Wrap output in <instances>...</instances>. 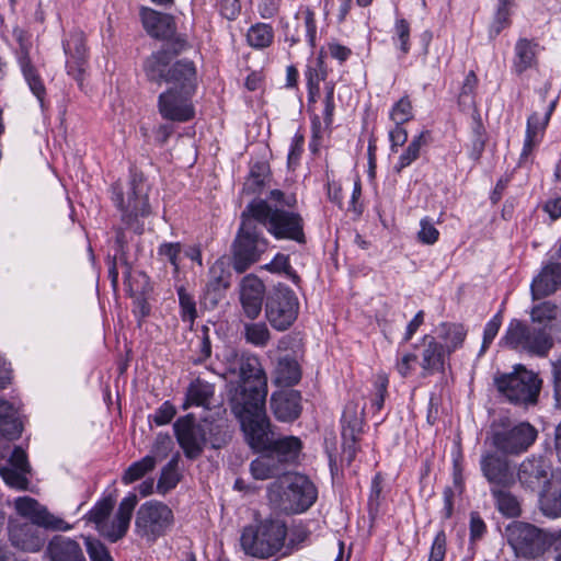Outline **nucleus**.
<instances>
[{
    "label": "nucleus",
    "mask_w": 561,
    "mask_h": 561,
    "mask_svg": "<svg viewBox=\"0 0 561 561\" xmlns=\"http://www.w3.org/2000/svg\"><path fill=\"white\" fill-rule=\"evenodd\" d=\"M255 450H270L273 455L277 456L279 463L283 466L285 462L293 461L298 457L301 449V442L298 437L286 436L276 439L271 428L268 421V442L265 446H251Z\"/></svg>",
    "instance_id": "obj_30"
},
{
    "label": "nucleus",
    "mask_w": 561,
    "mask_h": 561,
    "mask_svg": "<svg viewBox=\"0 0 561 561\" xmlns=\"http://www.w3.org/2000/svg\"><path fill=\"white\" fill-rule=\"evenodd\" d=\"M561 287V263L549 262L530 284L533 300L554 294Z\"/></svg>",
    "instance_id": "obj_27"
},
{
    "label": "nucleus",
    "mask_w": 561,
    "mask_h": 561,
    "mask_svg": "<svg viewBox=\"0 0 561 561\" xmlns=\"http://www.w3.org/2000/svg\"><path fill=\"white\" fill-rule=\"evenodd\" d=\"M34 524L11 522L9 525V539L12 546L26 551L36 552L44 546L45 538Z\"/></svg>",
    "instance_id": "obj_23"
},
{
    "label": "nucleus",
    "mask_w": 561,
    "mask_h": 561,
    "mask_svg": "<svg viewBox=\"0 0 561 561\" xmlns=\"http://www.w3.org/2000/svg\"><path fill=\"white\" fill-rule=\"evenodd\" d=\"M296 198L285 196L279 190L270 192L267 199H255L247 206V214L262 225L276 239L294 240L305 243L304 219L295 211L282 207H294Z\"/></svg>",
    "instance_id": "obj_2"
},
{
    "label": "nucleus",
    "mask_w": 561,
    "mask_h": 561,
    "mask_svg": "<svg viewBox=\"0 0 561 561\" xmlns=\"http://www.w3.org/2000/svg\"><path fill=\"white\" fill-rule=\"evenodd\" d=\"M392 41L403 55L410 51V24L407 20L398 19L396 21Z\"/></svg>",
    "instance_id": "obj_48"
},
{
    "label": "nucleus",
    "mask_w": 561,
    "mask_h": 561,
    "mask_svg": "<svg viewBox=\"0 0 561 561\" xmlns=\"http://www.w3.org/2000/svg\"><path fill=\"white\" fill-rule=\"evenodd\" d=\"M494 385L510 402L529 405L537 403L542 380L533 370L516 365L512 373L495 376Z\"/></svg>",
    "instance_id": "obj_9"
},
{
    "label": "nucleus",
    "mask_w": 561,
    "mask_h": 561,
    "mask_svg": "<svg viewBox=\"0 0 561 561\" xmlns=\"http://www.w3.org/2000/svg\"><path fill=\"white\" fill-rule=\"evenodd\" d=\"M148 191V185L140 174H133L125 186L113 187V201L122 213V221L138 234L144 231V225L139 219L150 214Z\"/></svg>",
    "instance_id": "obj_5"
},
{
    "label": "nucleus",
    "mask_w": 561,
    "mask_h": 561,
    "mask_svg": "<svg viewBox=\"0 0 561 561\" xmlns=\"http://www.w3.org/2000/svg\"><path fill=\"white\" fill-rule=\"evenodd\" d=\"M274 38L273 28L265 23L252 25L247 34L248 43L254 48L268 47Z\"/></svg>",
    "instance_id": "obj_44"
},
{
    "label": "nucleus",
    "mask_w": 561,
    "mask_h": 561,
    "mask_svg": "<svg viewBox=\"0 0 561 561\" xmlns=\"http://www.w3.org/2000/svg\"><path fill=\"white\" fill-rule=\"evenodd\" d=\"M501 343L511 350L537 357H546L554 345L552 334H548L545 329L529 327L517 319L508 323Z\"/></svg>",
    "instance_id": "obj_10"
},
{
    "label": "nucleus",
    "mask_w": 561,
    "mask_h": 561,
    "mask_svg": "<svg viewBox=\"0 0 561 561\" xmlns=\"http://www.w3.org/2000/svg\"><path fill=\"white\" fill-rule=\"evenodd\" d=\"M14 507L20 516L30 519L32 524L38 527L53 531H68L72 529V525L50 513L33 497L20 496L15 499Z\"/></svg>",
    "instance_id": "obj_17"
},
{
    "label": "nucleus",
    "mask_w": 561,
    "mask_h": 561,
    "mask_svg": "<svg viewBox=\"0 0 561 561\" xmlns=\"http://www.w3.org/2000/svg\"><path fill=\"white\" fill-rule=\"evenodd\" d=\"M472 118V140L469 157L472 160L478 161L481 158L482 152L484 151L486 137L484 126L482 124V119L478 111L473 112Z\"/></svg>",
    "instance_id": "obj_43"
},
{
    "label": "nucleus",
    "mask_w": 561,
    "mask_h": 561,
    "mask_svg": "<svg viewBox=\"0 0 561 561\" xmlns=\"http://www.w3.org/2000/svg\"><path fill=\"white\" fill-rule=\"evenodd\" d=\"M501 324H502V316H501V313L495 314L485 324L480 355L483 354L489 348V346L493 342L494 337L497 335L499 330L501 328Z\"/></svg>",
    "instance_id": "obj_57"
},
{
    "label": "nucleus",
    "mask_w": 561,
    "mask_h": 561,
    "mask_svg": "<svg viewBox=\"0 0 561 561\" xmlns=\"http://www.w3.org/2000/svg\"><path fill=\"white\" fill-rule=\"evenodd\" d=\"M172 510L160 501H148L140 505L135 517V533L147 543H154L173 527Z\"/></svg>",
    "instance_id": "obj_11"
},
{
    "label": "nucleus",
    "mask_w": 561,
    "mask_h": 561,
    "mask_svg": "<svg viewBox=\"0 0 561 561\" xmlns=\"http://www.w3.org/2000/svg\"><path fill=\"white\" fill-rule=\"evenodd\" d=\"M537 431L527 422L510 424L508 422H494L490 431L491 446L499 453L507 456H517L525 453L536 440Z\"/></svg>",
    "instance_id": "obj_12"
},
{
    "label": "nucleus",
    "mask_w": 561,
    "mask_h": 561,
    "mask_svg": "<svg viewBox=\"0 0 561 561\" xmlns=\"http://www.w3.org/2000/svg\"><path fill=\"white\" fill-rule=\"evenodd\" d=\"M539 504L543 515L552 518L561 516V482H549L540 494Z\"/></svg>",
    "instance_id": "obj_36"
},
{
    "label": "nucleus",
    "mask_w": 561,
    "mask_h": 561,
    "mask_svg": "<svg viewBox=\"0 0 561 561\" xmlns=\"http://www.w3.org/2000/svg\"><path fill=\"white\" fill-rule=\"evenodd\" d=\"M447 538L444 530L436 534L431 547L428 561H444L446 556Z\"/></svg>",
    "instance_id": "obj_60"
},
{
    "label": "nucleus",
    "mask_w": 561,
    "mask_h": 561,
    "mask_svg": "<svg viewBox=\"0 0 561 561\" xmlns=\"http://www.w3.org/2000/svg\"><path fill=\"white\" fill-rule=\"evenodd\" d=\"M268 178V168L265 163H255L251 168L250 176L245 182L247 190L255 193L260 191Z\"/></svg>",
    "instance_id": "obj_50"
},
{
    "label": "nucleus",
    "mask_w": 561,
    "mask_h": 561,
    "mask_svg": "<svg viewBox=\"0 0 561 561\" xmlns=\"http://www.w3.org/2000/svg\"><path fill=\"white\" fill-rule=\"evenodd\" d=\"M556 100L551 101L542 114L535 112L528 117L523 151L520 154L522 159H526L541 142L546 127L548 126L551 114L556 107Z\"/></svg>",
    "instance_id": "obj_24"
},
{
    "label": "nucleus",
    "mask_w": 561,
    "mask_h": 561,
    "mask_svg": "<svg viewBox=\"0 0 561 561\" xmlns=\"http://www.w3.org/2000/svg\"><path fill=\"white\" fill-rule=\"evenodd\" d=\"M364 408L355 402L346 404L342 414L343 456L352 462L357 453L356 443L362 434Z\"/></svg>",
    "instance_id": "obj_19"
},
{
    "label": "nucleus",
    "mask_w": 561,
    "mask_h": 561,
    "mask_svg": "<svg viewBox=\"0 0 561 561\" xmlns=\"http://www.w3.org/2000/svg\"><path fill=\"white\" fill-rule=\"evenodd\" d=\"M559 308L551 301H543L534 306L530 310L531 323L538 329H545L548 334H552V329L557 324Z\"/></svg>",
    "instance_id": "obj_34"
},
{
    "label": "nucleus",
    "mask_w": 561,
    "mask_h": 561,
    "mask_svg": "<svg viewBox=\"0 0 561 561\" xmlns=\"http://www.w3.org/2000/svg\"><path fill=\"white\" fill-rule=\"evenodd\" d=\"M84 542L87 553L91 561H114L107 547L100 540L87 537Z\"/></svg>",
    "instance_id": "obj_51"
},
{
    "label": "nucleus",
    "mask_w": 561,
    "mask_h": 561,
    "mask_svg": "<svg viewBox=\"0 0 561 561\" xmlns=\"http://www.w3.org/2000/svg\"><path fill=\"white\" fill-rule=\"evenodd\" d=\"M45 557L49 561H87L81 545L73 538L55 535L47 543Z\"/></svg>",
    "instance_id": "obj_25"
},
{
    "label": "nucleus",
    "mask_w": 561,
    "mask_h": 561,
    "mask_svg": "<svg viewBox=\"0 0 561 561\" xmlns=\"http://www.w3.org/2000/svg\"><path fill=\"white\" fill-rule=\"evenodd\" d=\"M496 450H486L480 458V470L486 479L490 488H512L516 483L515 468L506 458Z\"/></svg>",
    "instance_id": "obj_16"
},
{
    "label": "nucleus",
    "mask_w": 561,
    "mask_h": 561,
    "mask_svg": "<svg viewBox=\"0 0 561 561\" xmlns=\"http://www.w3.org/2000/svg\"><path fill=\"white\" fill-rule=\"evenodd\" d=\"M23 426L16 410L7 401H0V433L9 440L20 437Z\"/></svg>",
    "instance_id": "obj_35"
},
{
    "label": "nucleus",
    "mask_w": 561,
    "mask_h": 561,
    "mask_svg": "<svg viewBox=\"0 0 561 561\" xmlns=\"http://www.w3.org/2000/svg\"><path fill=\"white\" fill-rule=\"evenodd\" d=\"M428 136L430 131L424 130L412 138L404 152L399 157L394 167L397 172H401L420 157L421 148L427 144Z\"/></svg>",
    "instance_id": "obj_40"
},
{
    "label": "nucleus",
    "mask_w": 561,
    "mask_h": 561,
    "mask_svg": "<svg viewBox=\"0 0 561 561\" xmlns=\"http://www.w3.org/2000/svg\"><path fill=\"white\" fill-rule=\"evenodd\" d=\"M257 221L247 208L241 215V225L232 244V267L238 273L245 272L267 249L268 242L257 228Z\"/></svg>",
    "instance_id": "obj_8"
},
{
    "label": "nucleus",
    "mask_w": 561,
    "mask_h": 561,
    "mask_svg": "<svg viewBox=\"0 0 561 561\" xmlns=\"http://www.w3.org/2000/svg\"><path fill=\"white\" fill-rule=\"evenodd\" d=\"M327 93L324 99V110H323V124L325 129L330 128L333 122V113H334V88L332 84H327L325 87Z\"/></svg>",
    "instance_id": "obj_62"
},
{
    "label": "nucleus",
    "mask_w": 561,
    "mask_h": 561,
    "mask_svg": "<svg viewBox=\"0 0 561 561\" xmlns=\"http://www.w3.org/2000/svg\"><path fill=\"white\" fill-rule=\"evenodd\" d=\"M211 278L206 285V294L213 295L211 302L216 304L218 297L220 296V291L222 288H226V285L222 284V279L220 275H217V267L213 266L210 268Z\"/></svg>",
    "instance_id": "obj_63"
},
{
    "label": "nucleus",
    "mask_w": 561,
    "mask_h": 561,
    "mask_svg": "<svg viewBox=\"0 0 561 561\" xmlns=\"http://www.w3.org/2000/svg\"><path fill=\"white\" fill-rule=\"evenodd\" d=\"M250 470L256 480H267L284 473V467L279 463V459L271 451L254 459L250 465Z\"/></svg>",
    "instance_id": "obj_33"
},
{
    "label": "nucleus",
    "mask_w": 561,
    "mask_h": 561,
    "mask_svg": "<svg viewBox=\"0 0 561 561\" xmlns=\"http://www.w3.org/2000/svg\"><path fill=\"white\" fill-rule=\"evenodd\" d=\"M173 449V442L169 435L159 434L156 438L151 454L148 457L154 458V465L165 459Z\"/></svg>",
    "instance_id": "obj_55"
},
{
    "label": "nucleus",
    "mask_w": 561,
    "mask_h": 561,
    "mask_svg": "<svg viewBox=\"0 0 561 561\" xmlns=\"http://www.w3.org/2000/svg\"><path fill=\"white\" fill-rule=\"evenodd\" d=\"M538 44L527 38H519L514 48L513 69L517 75L537 65Z\"/></svg>",
    "instance_id": "obj_32"
},
{
    "label": "nucleus",
    "mask_w": 561,
    "mask_h": 561,
    "mask_svg": "<svg viewBox=\"0 0 561 561\" xmlns=\"http://www.w3.org/2000/svg\"><path fill=\"white\" fill-rule=\"evenodd\" d=\"M420 231L417 232V240L423 244H434L439 237V231L435 228L434 224L428 218H423L420 221Z\"/></svg>",
    "instance_id": "obj_58"
},
{
    "label": "nucleus",
    "mask_w": 561,
    "mask_h": 561,
    "mask_svg": "<svg viewBox=\"0 0 561 561\" xmlns=\"http://www.w3.org/2000/svg\"><path fill=\"white\" fill-rule=\"evenodd\" d=\"M243 335L248 343L259 347L266 346L271 339L270 330L264 322L244 323Z\"/></svg>",
    "instance_id": "obj_45"
},
{
    "label": "nucleus",
    "mask_w": 561,
    "mask_h": 561,
    "mask_svg": "<svg viewBox=\"0 0 561 561\" xmlns=\"http://www.w3.org/2000/svg\"><path fill=\"white\" fill-rule=\"evenodd\" d=\"M423 351L421 353L422 376L426 377L444 369L445 348L435 337L425 335L423 337Z\"/></svg>",
    "instance_id": "obj_31"
},
{
    "label": "nucleus",
    "mask_w": 561,
    "mask_h": 561,
    "mask_svg": "<svg viewBox=\"0 0 561 561\" xmlns=\"http://www.w3.org/2000/svg\"><path fill=\"white\" fill-rule=\"evenodd\" d=\"M140 18L147 33L156 38L171 39L175 34V23L171 15L150 8H141Z\"/></svg>",
    "instance_id": "obj_29"
},
{
    "label": "nucleus",
    "mask_w": 561,
    "mask_h": 561,
    "mask_svg": "<svg viewBox=\"0 0 561 561\" xmlns=\"http://www.w3.org/2000/svg\"><path fill=\"white\" fill-rule=\"evenodd\" d=\"M413 118L412 103L408 96L401 98L390 111V119L396 125H403Z\"/></svg>",
    "instance_id": "obj_47"
},
{
    "label": "nucleus",
    "mask_w": 561,
    "mask_h": 561,
    "mask_svg": "<svg viewBox=\"0 0 561 561\" xmlns=\"http://www.w3.org/2000/svg\"><path fill=\"white\" fill-rule=\"evenodd\" d=\"M515 476L525 489L535 491L550 482L551 463L541 456H533L520 462Z\"/></svg>",
    "instance_id": "obj_20"
},
{
    "label": "nucleus",
    "mask_w": 561,
    "mask_h": 561,
    "mask_svg": "<svg viewBox=\"0 0 561 561\" xmlns=\"http://www.w3.org/2000/svg\"><path fill=\"white\" fill-rule=\"evenodd\" d=\"M264 296L265 286L263 282L254 275L244 276L239 290L243 316L249 320H255L262 311Z\"/></svg>",
    "instance_id": "obj_21"
},
{
    "label": "nucleus",
    "mask_w": 561,
    "mask_h": 561,
    "mask_svg": "<svg viewBox=\"0 0 561 561\" xmlns=\"http://www.w3.org/2000/svg\"><path fill=\"white\" fill-rule=\"evenodd\" d=\"M20 47L16 50V58L23 75L25 82L27 83L32 93L39 101L41 105L44 104V99L46 95V88L44 81L31 60L28 46L22 41L21 36L19 37Z\"/></svg>",
    "instance_id": "obj_26"
},
{
    "label": "nucleus",
    "mask_w": 561,
    "mask_h": 561,
    "mask_svg": "<svg viewBox=\"0 0 561 561\" xmlns=\"http://www.w3.org/2000/svg\"><path fill=\"white\" fill-rule=\"evenodd\" d=\"M154 467V458L146 456L128 467L122 478L123 482L126 484L133 483L153 470Z\"/></svg>",
    "instance_id": "obj_46"
},
{
    "label": "nucleus",
    "mask_w": 561,
    "mask_h": 561,
    "mask_svg": "<svg viewBox=\"0 0 561 561\" xmlns=\"http://www.w3.org/2000/svg\"><path fill=\"white\" fill-rule=\"evenodd\" d=\"M309 536V533L304 527H295L289 533L287 531V538L285 540V551H283V556H287L291 553L294 550L298 549L300 543H302Z\"/></svg>",
    "instance_id": "obj_56"
},
{
    "label": "nucleus",
    "mask_w": 561,
    "mask_h": 561,
    "mask_svg": "<svg viewBox=\"0 0 561 561\" xmlns=\"http://www.w3.org/2000/svg\"><path fill=\"white\" fill-rule=\"evenodd\" d=\"M187 47L184 38L176 37L167 43L165 47L153 53L145 61L148 80L157 83L165 82L170 88L196 90V68L193 61L183 59L172 62L173 56Z\"/></svg>",
    "instance_id": "obj_3"
},
{
    "label": "nucleus",
    "mask_w": 561,
    "mask_h": 561,
    "mask_svg": "<svg viewBox=\"0 0 561 561\" xmlns=\"http://www.w3.org/2000/svg\"><path fill=\"white\" fill-rule=\"evenodd\" d=\"M287 526L279 519H266L255 527L244 528L241 546L247 554L266 559L285 551Z\"/></svg>",
    "instance_id": "obj_6"
},
{
    "label": "nucleus",
    "mask_w": 561,
    "mask_h": 561,
    "mask_svg": "<svg viewBox=\"0 0 561 561\" xmlns=\"http://www.w3.org/2000/svg\"><path fill=\"white\" fill-rule=\"evenodd\" d=\"M64 50L68 56L66 67L68 75L81 82L85 66V39L81 31L71 32L64 42Z\"/></svg>",
    "instance_id": "obj_22"
},
{
    "label": "nucleus",
    "mask_w": 561,
    "mask_h": 561,
    "mask_svg": "<svg viewBox=\"0 0 561 561\" xmlns=\"http://www.w3.org/2000/svg\"><path fill=\"white\" fill-rule=\"evenodd\" d=\"M507 489L503 486L490 488V492L495 499V505L501 514L506 517H517L522 512L519 501Z\"/></svg>",
    "instance_id": "obj_39"
},
{
    "label": "nucleus",
    "mask_w": 561,
    "mask_h": 561,
    "mask_svg": "<svg viewBox=\"0 0 561 561\" xmlns=\"http://www.w3.org/2000/svg\"><path fill=\"white\" fill-rule=\"evenodd\" d=\"M195 91L169 88L158 99L159 113L164 119L186 122L194 116L192 96Z\"/></svg>",
    "instance_id": "obj_18"
},
{
    "label": "nucleus",
    "mask_w": 561,
    "mask_h": 561,
    "mask_svg": "<svg viewBox=\"0 0 561 561\" xmlns=\"http://www.w3.org/2000/svg\"><path fill=\"white\" fill-rule=\"evenodd\" d=\"M27 471H21L13 468H1L0 474L4 482L18 490H26L28 481L25 477Z\"/></svg>",
    "instance_id": "obj_54"
},
{
    "label": "nucleus",
    "mask_w": 561,
    "mask_h": 561,
    "mask_svg": "<svg viewBox=\"0 0 561 561\" xmlns=\"http://www.w3.org/2000/svg\"><path fill=\"white\" fill-rule=\"evenodd\" d=\"M299 313V301L296 294L288 287L278 286L267 297L265 316L270 324L277 331H285L296 321Z\"/></svg>",
    "instance_id": "obj_15"
},
{
    "label": "nucleus",
    "mask_w": 561,
    "mask_h": 561,
    "mask_svg": "<svg viewBox=\"0 0 561 561\" xmlns=\"http://www.w3.org/2000/svg\"><path fill=\"white\" fill-rule=\"evenodd\" d=\"M506 538L515 556L527 560L538 558L550 546L547 533L522 522L507 526Z\"/></svg>",
    "instance_id": "obj_14"
},
{
    "label": "nucleus",
    "mask_w": 561,
    "mask_h": 561,
    "mask_svg": "<svg viewBox=\"0 0 561 561\" xmlns=\"http://www.w3.org/2000/svg\"><path fill=\"white\" fill-rule=\"evenodd\" d=\"M271 409L277 420L294 421L301 413V396L293 389L274 392L271 397Z\"/></svg>",
    "instance_id": "obj_28"
},
{
    "label": "nucleus",
    "mask_w": 561,
    "mask_h": 561,
    "mask_svg": "<svg viewBox=\"0 0 561 561\" xmlns=\"http://www.w3.org/2000/svg\"><path fill=\"white\" fill-rule=\"evenodd\" d=\"M159 255L164 256L173 266L174 273L179 272V255L181 253V244L163 243L159 247Z\"/></svg>",
    "instance_id": "obj_61"
},
{
    "label": "nucleus",
    "mask_w": 561,
    "mask_h": 561,
    "mask_svg": "<svg viewBox=\"0 0 561 561\" xmlns=\"http://www.w3.org/2000/svg\"><path fill=\"white\" fill-rule=\"evenodd\" d=\"M180 461V454L175 453L170 461L162 468L161 476L158 480L157 489L159 493H167L171 489L175 488L180 481V473L178 470Z\"/></svg>",
    "instance_id": "obj_41"
},
{
    "label": "nucleus",
    "mask_w": 561,
    "mask_h": 561,
    "mask_svg": "<svg viewBox=\"0 0 561 561\" xmlns=\"http://www.w3.org/2000/svg\"><path fill=\"white\" fill-rule=\"evenodd\" d=\"M241 379L240 392L233 398L245 440L251 446H265L268 442V417L265 411L267 377L255 355H242L238 362Z\"/></svg>",
    "instance_id": "obj_1"
},
{
    "label": "nucleus",
    "mask_w": 561,
    "mask_h": 561,
    "mask_svg": "<svg viewBox=\"0 0 561 561\" xmlns=\"http://www.w3.org/2000/svg\"><path fill=\"white\" fill-rule=\"evenodd\" d=\"M301 378V370L297 360L289 356H284L278 359L275 381L280 386L290 387L299 382Z\"/></svg>",
    "instance_id": "obj_38"
},
{
    "label": "nucleus",
    "mask_w": 561,
    "mask_h": 561,
    "mask_svg": "<svg viewBox=\"0 0 561 561\" xmlns=\"http://www.w3.org/2000/svg\"><path fill=\"white\" fill-rule=\"evenodd\" d=\"M115 499L106 496L99 501L89 512L88 519L95 524L99 533L112 542L122 539L129 527L131 514L137 504V496L130 494L122 500L113 522L108 516L113 511Z\"/></svg>",
    "instance_id": "obj_7"
},
{
    "label": "nucleus",
    "mask_w": 561,
    "mask_h": 561,
    "mask_svg": "<svg viewBox=\"0 0 561 561\" xmlns=\"http://www.w3.org/2000/svg\"><path fill=\"white\" fill-rule=\"evenodd\" d=\"M296 19L302 20L306 38L310 43L311 46H314L317 26H316L313 11L308 7L301 8L298 11V13L296 14Z\"/></svg>",
    "instance_id": "obj_53"
},
{
    "label": "nucleus",
    "mask_w": 561,
    "mask_h": 561,
    "mask_svg": "<svg viewBox=\"0 0 561 561\" xmlns=\"http://www.w3.org/2000/svg\"><path fill=\"white\" fill-rule=\"evenodd\" d=\"M553 396L557 407H561V358L552 362Z\"/></svg>",
    "instance_id": "obj_64"
},
{
    "label": "nucleus",
    "mask_w": 561,
    "mask_h": 561,
    "mask_svg": "<svg viewBox=\"0 0 561 561\" xmlns=\"http://www.w3.org/2000/svg\"><path fill=\"white\" fill-rule=\"evenodd\" d=\"M307 84H308V102L309 104L316 103V98L319 95V84L325 79V73L321 69V62L318 64L317 68L308 67L306 71Z\"/></svg>",
    "instance_id": "obj_49"
},
{
    "label": "nucleus",
    "mask_w": 561,
    "mask_h": 561,
    "mask_svg": "<svg viewBox=\"0 0 561 561\" xmlns=\"http://www.w3.org/2000/svg\"><path fill=\"white\" fill-rule=\"evenodd\" d=\"M478 84V78L474 71H469L465 78V81L461 87V91L459 93V104H469L473 103V92Z\"/></svg>",
    "instance_id": "obj_59"
},
{
    "label": "nucleus",
    "mask_w": 561,
    "mask_h": 561,
    "mask_svg": "<svg viewBox=\"0 0 561 561\" xmlns=\"http://www.w3.org/2000/svg\"><path fill=\"white\" fill-rule=\"evenodd\" d=\"M285 486L273 485L271 500L287 513H301L308 510L317 500L314 484L302 474L287 477Z\"/></svg>",
    "instance_id": "obj_13"
},
{
    "label": "nucleus",
    "mask_w": 561,
    "mask_h": 561,
    "mask_svg": "<svg viewBox=\"0 0 561 561\" xmlns=\"http://www.w3.org/2000/svg\"><path fill=\"white\" fill-rule=\"evenodd\" d=\"M213 397L214 386L206 381L197 379L193 381L187 389L186 402L184 404V408L186 409L190 405H196L209 409Z\"/></svg>",
    "instance_id": "obj_37"
},
{
    "label": "nucleus",
    "mask_w": 561,
    "mask_h": 561,
    "mask_svg": "<svg viewBox=\"0 0 561 561\" xmlns=\"http://www.w3.org/2000/svg\"><path fill=\"white\" fill-rule=\"evenodd\" d=\"M173 427L180 447L191 460L201 457L207 446L220 449L230 439L225 424L207 419L196 422L191 414L180 417Z\"/></svg>",
    "instance_id": "obj_4"
},
{
    "label": "nucleus",
    "mask_w": 561,
    "mask_h": 561,
    "mask_svg": "<svg viewBox=\"0 0 561 561\" xmlns=\"http://www.w3.org/2000/svg\"><path fill=\"white\" fill-rule=\"evenodd\" d=\"M178 295L182 319L192 323L197 314L195 300L183 287L178 289Z\"/></svg>",
    "instance_id": "obj_52"
},
{
    "label": "nucleus",
    "mask_w": 561,
    "mask_h": 561,
    "mask_svg": "<svg viewBox=\"0 0 561 561\" xmlns=\"http://www.w3.org/2000/svg\"><path fill=\"white\" fill-rule=\"evenodd\" d=\"M466 335L467 331L461 324L444 323L440 325L439 337L445 342L448 354L462 345Z\"/></svg>",
    "instance_id": "obj_42"
}]
</instances>
